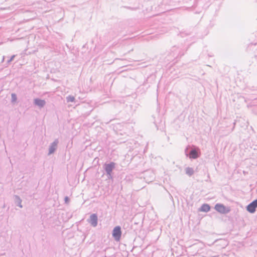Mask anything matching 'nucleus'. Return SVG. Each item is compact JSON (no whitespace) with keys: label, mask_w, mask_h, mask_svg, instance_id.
<instances>
[{"label":"nucleus","mask_w":257,"mask_h":257,"mask_svg":"<svg viewBox=\"0 0 257 257\" xmlns=\"http://www.w3.org/2000/svg\"><path fill=\"white\" fill-rule=\"evenodd\" d=\"M188 148L185 149V154L187 157H189L190 159H196L198 158L200 156L199 149L198 148L191 149L189 152H188Z\"/></svg>","instance_id":"f257e3e1"},{"label":"nucleus","mask_w":257,"mask_h":257,"mask_svg":"<svg viewBox=\"0 0 257 257\" xmlns=\"http://www.w3.org/2000/svg\"><path fill=\"white\" fill-rule=\"evenodd\" d=\"M215 209L221 214H227L230 211V209L228 207L225 206L223 204L217 203L215 205Z\"/></svg>","instance_id":"f03ea898"},{"label":"nucleus","mask_w":257,"mask_h":257,"mask_svg":"<svg viewBox=\"0 0 257 257\" xmlns=\"http://www.w3.org/2000/svg\"><path fill=\"white\" fill-rule=\"evenodd\" d=\"M115 167V163L111 162L109 163H105L103 166V168L105 170L106 175H109V173H112Z\"/></svg>","instance_id":"7ed1b4c3"},{"label":"nucleus","mask_w":257,"mask_h":257,"mask_svg":"<svg viewBox=\"0 0 257 257\" xmlns=\"http://www.w3.org/2000/svg\"><path fill=\"white\" fill-rule=\"evenodd\" d=\"M121 235V228L119 226H115L112 230V236L116 241H119Z\"/></svg>","instance_id":"20e7f679"},{"label":"nucleus","mask_w":257,"mask_h":257,"mask_svg":"<svg viewBox=\"0 0 257 257\" xmlns=\"http://www.w3.org/2000/svg\"><path fill=\"white\" fill-rule=\"evenodd\" d=\"M257 207V199L253 200L246 207V210L250 213H253L255 211Z\"/></svg>","instance_id":"39448f33"},{"label":"nucleus","mask_w":257,"mask_h":257,"mask_svg":"<svg viewBox=\"0 0 257 257\" xmlns=\"http://www.w3.org/2000/svg\"><path fill=\"white\" fill-rule=\"evenodd\" d=\"M58 143V140L56 139L53 143L50 144L49 148L48 155H50L55 152L57 148Z\"/></svg>","instance_id":"423d86ee"},{"label":"nucleus","mask_w":257,"mask_h":257,"mask_svg":"<svg viewBox=\"0 0 257 257\" xmlns=\"http://www.w3.org/2000/svg\"><path fill=\"white\" fill-rule=\"evenodd\" d=\"M88 221L92 226L96 227L98 223V217L97 214L95 213L91 214Z\"/></svg>","instance_id":"0eeeda50"},{"label":"nucleus","mask_w":257,"mask_h":257,"mask_svg":"<svg viewBox=\"0 0 257 257\" xmlns=\"http://www.w3.org/2000/svg\"><path fill=\"white\" fill-rule=\"evenodd\" d=\"M34 103L40 107H43L45 105L46 101L43 99L35 98L34 100Z\"/></svg>","instance_id":"6e6552de"},{"label":"nucleus","mask_w":257,"mask_h":257,"mask_svg":"<svg viewBox=\"0 0 257 257\" xmlns=\"http://www.w3.org/2000/svg\"><path fill=\"white\" fill-rule=\"evenodd\" d=\"M22 200L20 197L18 195L15 196V204L20 207V208H22L23 206L22 205Z\"/></svg>","instance_id":"1a4fd4ad"},{"label":"nucleus","mask_w":257,"mask_h":257,"mask_svg":"<svg viewBox=\"0 0 257 257\" xmlns=\"http://www.w3.org/2000/svg\"><path fill=\"white\" fill-rule=\"evenodd\" d=\"M210 209V206L207 204H203L200 208V211L205 212H208Z\"/></svg>","instance_id":"9d476101"},{"label":"nucleus","mask_w":257,"mask_h":257,"mask_svg":"<svg viewBox=\"0 0 257 257\" xmlns=\"http://www.w3.org/2000/svg\"><path fill=\"white\" fill-rule=\"evenodd\" d=\"M185 173L188 176H191L194 174V171L192 168L187 167L185 169Z\"/></svg>","instance_id":"9b49d317"},{"label":"nucleus","mask_w":257,"mask_h":257,"mask_svg":"<svg viewBox=\"0 0 257 257\" xmlns=\"http://www.w3.org/2000/svg\"><path fill=\"white\" fill-rule=\"evenodd\" d=\"M66 99L67 102H74L75 100V97L72 95H69L67 96Z\"/></svg>","instance_id":"f8f14e48"},{"label":"nucleus","mask_w":257,"mask_h":257,"mask_svg":"<svg viewBox=\"0 0 257 257\" xmlns=\"http://www.w3.org/2000/svg\"><path fill=\"white\" fill-rule=\"evenodd\" d=\"M17 95L15 93H12L11 94V102L14 103L17 101Z\"/></svg>","instance_id":"ddd939ff"},{"label":"nucleus","mask_w":257,"mask_h":257,"mask_svg":"<svg viewBox=\"0 0 257 257\" xmlns=\"http://www.w3.org/2000/svg\"><path fill=\"white\" fill-rule=\"evenodd\" d=\"M15 55H13V56L11 57V58H10L9 60H8V63H10L12 61H13V59H14V58H15Z\"/></svg>","instance_id":"4468645a"},{"label":"nucleus","mask_w":257,"mask_h":257,"mask_svg":"<svg viewBox=\"0 0 257 257\" xmlns=\"http://www.w3.org/2000/svg\"><path fill=\"white\" fill-rule=\"evenodd\" d=\"M107 178L109 179H112V173H109V175H106Z\"/></svg>","instance_id":"2eb2a0df"},{"label":"nucleus","mask_w":257,"mask_h":257,"mask_svg":"<svg viewBox=\"0 0 257 257\" xmlns=\"http://www.w3.org/2000/svg\"><path fill=\"white\" fill-rule=\"evenodd\" d=\"M69 199L68 197H67V196L65 197V202L67 203V202H69Z\"/></svg>","instance_id":"dca6fc26"},{"label":"nucleus","mask_w":257,"mask_h":257,"mask_svg":"<svg viewBox=\"0 0 257 257\" xmlns=\"http://www.w3.org/2000/svg\"><path fill=\"white\" fill-rule=\"evenodd\" d=\"M176 49H177V48H176V47H173V48H172V51L173 52H174V51H176Z\"/></svg>","instance_id":"f3484780"}]
</instances>
